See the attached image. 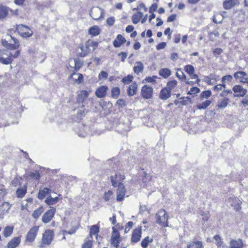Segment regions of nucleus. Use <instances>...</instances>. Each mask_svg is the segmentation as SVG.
<instances>
[{
	"label": "nucleus",
	"instance_id": "6e6d98bb",
	"mask_svg": "<svg viewBox=\"0 0 248 248\" xmlns=\"http://www.w3.org/2000/svg\"><path fill=\"white\" fill-rule=\"evenodd\" d=\"M233 79V77L231 75H226L223 76L221 78V82L222 84H225L226 83L231 82Z\"/></svg>",
	"mask_w": 248,
	"mask_h": 248
},
{
	"label": "nucleus",
	"instance_id": "ddd939ff",
	"mask_svg": "<svg viewBox=\"0 0 248 248\" xmlns=\"http://www.w3.org/2000/svg\"><path fill=\"white\" fill-rule=\"evenodd\" d=\"M142 235V226H139L132 231L131 236V243L135 244L140 240Z\"/></svg>",
	"mask_w": 248,
	"mask_h": 248
},
{
	"label": "nucleus",
	"instance_id": "4be33fe9",
	"mask_svg": "<svg viewBox=\"0 0 248 248\" xmlns=\"http://www.w3.org/2000/svg\"><path fill=\"white\" fill-rule=\"evenodd\" d=\"M126 42L125 38L122 34H119L113 41V45L115 47H119Z\"/></svg>",
	"mask_w": 248,
	"mask_h": 248
},
{
	"label": "nucleus",
	"instance_id": "c85d7f7f",
	"mask_svg": "<svg viewBox=\"0 0 248 248\" xmlns=\"http://www.w3.org/2000/svg\"><path fill=\"white\" fill-rule=\"evenodd\" d=\"M142 17H143V13L140 11H138L131 16L132 22L133 24H137L141 21Z\"/></svg>",
	"mask_w": 248,
	"mask_h": 248
},
{
	"label": "nucleus",
	"instance_id": "0e129e2a",
	"mask_svg": "<svg viewBox=\"0 0 248 248\" xmlns=\"http://www.w3.org/2000/svg\"><path fill=\"white\" fill-rule=\"evenodd\" d=\"M133 224L134 223L132 221H128L125 226V232H127L133 227Z\"/></svg>",
	"mask_w": 248,
	"mask_h": 248
},
{
	"label": "nucleus",
	"instance_id": "79ce46f5",
	"mask_svg": "<svg viewBox=\"0 0 248 248\" xmlns=\"http://www.w3.org/2000/svg\"><path fill=\"white\" fill-rule=\"evenodd\" d=\"M224 18V15L223 14L217 13L215 14L213 18V21L216 23H220L222 22Z\"/></svg>",
	"mask_w": 248,
	"mask_h": 248
},
{
	"label": "nucleus",
	"instance_id": "f704fd0d",
	"mask_svg": "<svg viewBox=\"0 0 248 248\" xmlns=\"http://www.w3.org/2000/svg\"><path fill=\"white\" fill-rule=\"evenodd\" d=\"M144 69L143 64L141 62H136L134 66L133 67L134 72L137 74L139 75L140 73L143 72Z\"/></svg>",
	"mask_w": 248,
	"mask_h": 248
},
{
	"label": "nucleus",
	"instance_id": "e433bc0d",
	"mask_svg": "<svg viewBox=\"0 0 248 248\" xmlns=\"http://www.w3.org/2000/svg\"><path fill=\"white\" fill-rule=\"evenodd\" d=\"M44 211V207L42 205H41L33 212L32 217L33 218L37 219L40 217Z\"/></svg>",
	"mask_w": 248,
	"mask_h": 248
},
{
	"label": "nucleus",
	"instance_id": "cd10ccee",
	"mask_svg": "<svg viewBox=\"0 0 248 248\" xmlns=\"http://www.w3.org/2000/svg\"><path fill=\"white\" fill-rule=\"evenodd\" d=\"M80 227V224H78L77 225L73 226L71 228V229L69 231H66V230H62V234L64 235V236L62 237L63 240H65L66 237H65V235L66 234H75L78 230Z\"/></svg>",
	"mask_w": 248,
	"mask_h": 248
},
{
	"label": "nucleus",
	"instance_id": "e2e57ef3",
	"mask_svg": "<svg viewBox=\"0 0 248 248\" xmlns=\"http://www.w3.org/2000/svg\"><path fill=\"white\" fill-rule=\"evenodd\" d=\"M118 56L120 58L121 61L124 62L127 58V54L125 52H121L118 54Z\"/></svg>",
	"mask_w": 248,
	"mask_h": 248
},
{
	"label": "nucleus",
	"instance_id": "3c124183",
	"mask_svg": "<svg viewBox=\"0 0 248 248\" xmlns=\"http://www.w3.org/2000/svg\"><path fill=\"white\" fill-rule=\"evenodd\" d=\"M133 76L131 75H128L124 77L122 79V82L124 84H128L131 82L133 79Z\"/></svg>",
	"mask_w": 248,
	"mask_h": 248
},
{
	"label": "nucleus",
	"instance_id": "5701e85b",
	"mask_svg": "<svg viewBox=\"0 0 248 248\" xmlns=\"http://www.w3.org/2000/svg\"><path fill=\"white\" fill-rule=\"evenodd\" d=\"M244 243L241 239H232L230 242V248H243Z\"/></svg>",
	"mask_w": 248,
	"mask_h": 248
},
{
	"label": "nucleus",
	"instance_id": "2f4dec72",
	"mask_svg": "<svg viewBox=\"0 0 248 248\" xmlns=\"http://www.w3.org/2000/svg\"><path fill=\"white\" fill-rule=\"evenodd\" d=\"M51 192L50 189L45 187L42 189H40L38 193L37 197L40 200L44 199L47 195Z\"/></svg>",
	"mask_w": 248,
	"mask_h": 248
},
{
	"label": "nucleus",
	"instance_id": "9b49d317",
	"mask_svg": "<svg viewBox=\"0 0 248 248\" xmlns=\"http://www.w3.org/2000/svg\"><path fill=\"white\" fill-rule=\"evenodd\" d=\"M154 89L152 86L148 85H143L141 89L140 94L144 99H150L153 98Z\"/></svg>",
	"mask_w": 248,
	"mask_h": 248
},
{
	"label": "nucleus",
	"instance_id": "9d476101",
	"mask_svg": "<svg viewBox=\"0 0 248 248\" xmlns=\"http://www.w3.org/2000/svg\"><path fill=\"white\" fill-rule=\"evenodd\" d=\"M184 70L189 75L190 78L194 80L193 81H187L186 83L187 84L192 85L198 83L200 81L198 76L194 73L195 69L192 65H186L184 67Z\"/></svg>",
	"mask_w": 248,
	"mask_h": 248
},
{
	"label": "nucleus",
	"instance_id": "603ef678",
	"mask_svg": "<svg viewBox=\"0 0 248 248\" xmlns=\"http://www.w3.org/2000/svg\"><path fill=\"white\" fill-rule=\"evenodd\" d=\"M202 242L200 241H194L190 243L187 248H201Z\"/></svg>",
	"mask_w": 248,
	"mask_h": 248
},
{
	"label": "nucleus",
	"instance_id": "69168bd1",
	"mask_svg": "<svg viewBox=\"0 0 248 248\" xmlns=\"http://www.w3.org/2000/svg\"><path fill=\"white\" fill-rule=\"evenodd\" d=\"M226 85L225 84H217L213 87L214 91H219L222 90V88H226Z\"/></svg>",
	"mask_w": 248,
	"mask_h": 248
},
{
	"label": "nucleus",
	"instance_id": "680f3d73",
	"mask_svg": "<svg viewBox=\"0 0 248 248\" xmlns=\"http://www.w3.org/2000/svg\"><path fill=\"white\" fill-rule=\"evenodd\" d=\"M108 76V74L107 72L102 71L100 72V73L98 75V78L99 79L101 80L102 79H107Z\"/></svg>",
	"mask_w": 248,
	"mask_h": 248
},
{
	"label": "nucleus",
	"instance_id": "2eb2a0df",
	"mask_svg": "<svg viewBox=\"0 0 248 248\" xmlns=\"http://www.w3.org/2000/svg\"><path fill=\"white\" fill-rule=\"evenodd\" d=\"M90 16L95 20H98L104 18V12L103 9L100 7H96L91 10Z\"/></svg>",
	"mask_w": 248,
	"mask_h": 248
},
{
	"label": "nucleus",
	"instance_id": "49530a36",
	"mask_svg": "<svg viewBox=\"0 0 248 248\" xmlns=\"http://www.w3.org/2000/svg\"><path fill=\"white\" fill-rule=\"evenodd\" d=\"M214 78H215V74H210L209 76L205 77L203 80L208 85H213L214 84Z\"/></svg>",
	"mask_w": 248,
	"mask_h": 248
},
{
	"label": "nucleus",
	"instance_id": "72a5a7b5",
	"mask_svg": "<svg viewBox=\"0 0 248 248\" xmlns=\"http://www.w3.org/2000/svg\"><path fill=\"white\" fill-rule=\"evenodd\" d=\"M11 208L9 202H4L0 205V214L4 215L7 213Z\"/></svg>",
	"mask_w": 248,
	"mask_h": 248
},
{
	"label": "nucleus",
	"instance_id": "a19ab883",
	"mask_svg": "<svg viewBox=\"0 0 248 248\" xmlns=\"http://www.w3.org/2000/svg\"><path fill=\"white\" fill-rule=\"evenodd\" d=\"M120 94V88L118 87H113L111 90V96L113 98L117 99Z\"/></svg>",
	"mask_w": 248,
	"mask_h": 248
},
{
	"label": "nucleus",
	"instance_id": "13d9d810",
	"mask_svg": "<svg viewBox=\"0 0 248 248\" xmlns=\"http://www.w3.org/2000/svg\"><path fill=\"white\" fill-rule=\"evenodd\" d=\"M143 10L144 12H147L148 10L147 7L146 6L145 4L143 2H141L139 3V4L137 6L136 8L134 9V10Z\"/></svg>",
	"mask_w": 248,
	"mask_h": 248
},
{
	"label": "nucleus",
	"instance_id": "bf43d9fd",
	"mask_svg": "<svg viewBox=\"0 0 248 248\" xmlns=\"http://www.w3.org/2000/svg\"><path fill=\"white\" fill-rule=\"evenodd\" d=\"M158 8L157 2L153 3L149 8V13H154Z\"/></svg>",
	"mask_w": 248,
	"mask_h": 248
},
{
	"label": "nucleus",
	"instance_id": "de8ad7c7",
	"mask_svg": "<svg viewBox=\"0 0 248 248\" xmlns=\"http://www.w3.org/2000/svg\"><path fill=\"white\" fill-rule=\"evenodd\" d=\"M214 239L216 242V244L218 248H223L224 247L223 245V242L221 240V237L219 235H216L214 237Z\"/></svg>",
	"mask_w": 248,
	"mask_h": 248
},
{
	"label": "nucleus",
	"instance_id": "a878e982",
	"mask_svg": "<svg viewBox=\"0 0 248 248\" xmlns=\"http://www.w3.org/2000/svg\"><path fill=\"white\" fill-rule=\"evenodd\" d=\"M171 96V92L165 87L163 88L159 93V97L162 100H167Z\"/></svg>",
	"mask_w": 248,
	"mask_h": 248
},
{
	"label": "nucleus",
	"instance_id": "f257e3e1",
	"mask_svg": "<svg viewBox=\"0 0 248 248\" xmlns=\"http://www.w3.org/2000/svg\"><path fill=\"white\" fill-rule=\"evenodd\" d=\"M125 179L124 174L116 172L114 175L110 176V180L112 186L116 189V201L123 202L125 198L126 190L124 182Z\"/></svg>",
	"mask_w": 248,
	"mask_h": 248
},
{
	"label": "nucleus",
	"instance_id": "4d7b16f0",
	"mask_svg": "<svg viewBox=\"0 0 248 248\" xmlns=\"http://www.w3.org/2000/svg\"><path fill=\"white\" fill-rule=\"evenodd\" d=\"M200 89L196 87H192L190 91H188V94L194 96L200 92Z\"/></svg>",
	"mask_w": 248,
	"mask_h": 248
},
{
	"label": "nucleus",
	"instance_id": "f03ea898",
	"mask_svg": "<svg viewBox=\"0 0 248 248\" xmlns=\"http://www.w3.org/2000/svg\"><path fill=\"white\" fill-rule=\"evenodd\" d=\"M99 43L92 39L87 40L84 44H80L79 47L80 52L77 53L78 58H83L94 52L98 47Z\"/></svg>",
	"mask_w": 248,
	"mask_h": 248
},
{
	"label": "nucleus",
	"instance_id": "4468645a",
	"mask_svg": "<svg viewBox=\"0 0 248 248\" xmlns=\"http://www.w3.org/2000/svg\"><path fill=\"white\" fill-rule=\"evenodd\" d=\"M56 211L55 208L50 207V209L47 210L43 214L42 217V221L45 224L49 223L54 217Z\"/></svg>",
	"mask_w": 248,
	"mask_h": 248
},
{
	"label": "nucleus",
	"instance_id": "c9c22d12",
	"mask_svg": "<svg viewBox=\"0 0 248 248\" xmlns=\"http://www.w3.org/2000/svg\"><path fill=\"white\" fill-rule=\"evenodd\" d=\"M14 227L13 226H6L3 230V235L5 238L10 237L13 233Z\"/></svg>",
	"mask_w": 248,
	"mask_h": 248
},
{
	"label": "nucleus",
	"instance_id": "dca6fc26",
	"mask_svg": "<svg viewBox=\"0 0 248 248\" xmlns=\"http://www.w3.org/2000/svg\"><path fill=\"white\" fill-rule=\"evenodd\" d=\"M232 91L234 92L233 96L234 97H243L247 93L248 91L240 85H236L232 88Z\"/></svg>",
	"mask_w": 248,
	"mask_h": 248
},
{
	"label": "nucleus",
	"instance_id": "37998d69",
	"mask_svg": "<svg viewBox=\"0 0 248 248\" xmlns=\"http://www.w3.org/2000/svg\"><path fill=\"white\" fill-rule=\"evenodd\" d=\"M93 241L92 239H88L84 241L81 245V248H93Z\"/></svg>",
	"mask_w": 248,
	"mask_h": 248
},
{
	"label": "nucleus",
	"instance_id": "052dcab7",
	"mask_svg": "<svg viewBox=\"0 0 248 248\" xmlns=\"http://www.w3.org/2000/svg\"><path fill=\"white\" fill-rule=\"evenodd\" d=\"M117 105L120 108H124L126 106L125 101L124 99H118L116 102Z\"/></svg>",
	"mask_w": 248,
	"mask_h": 248
},
{
	"label": "nucleus",
	"instance_id": "f3484780",
	"mask_svg": "<svg viewBox=\"0 0 248 248\" xmlns=\"http://www.w3.org/2000/svg\"><path fill=\"white\" fill-rule=\"evenodd\" d=\"M234 78L236 79H239V81L242 83H248V77L247 74L243 71H238L234 73Z\"/></svg>",
	"mask_w": 248,
	"mask_h": 248
},
{
	"label": "nucleus",
	"instance_id": "58836bf2",
	"mask_svg": "<svg viewBox=\"0 0 248 248\" xmlns=\"http://www.w3.org/2000/svg\"><path fill=\"white\" fill-rule=\"evenodd\" d=\"M153 237L150 238L149 236L145 237L141 242V246L142 248H147L148 245L153 242Z\"/></svg>",
	"mask_w": 248,
	"mask_h": 248
},
{
	"label": "nucleus",
	"instance_id": "39448f33",
	"mask_svg": "<svg viewBox=\"0 0 248 248\" xmlns=\"http://www.w3.org/2000/svg\"><path fill=\"white\" fill-rule=\"evenodd\" d=\"M55 236L53 230L47 229L42 234L41 246L42 247L49 246L53 241Z\"/></svg>",
	"mask_w": 248,
	"mask_h": 248
},
{
	"label": "nucleus",
	"instance_id": "f8f14e48",
	"mask_svg": "<svg viewBox=\"0 0 248 248\" xmlns=\"http://www.w3.org/2000/svg\"><path fill=\"white\" fill-rule=\"evenodd\" d=\"M39 229V226L35 225L31 227L26 234L25 241L29 243L33 242L37 236Z\"/></svg>",
	"mask_w": 248,
	"mask_h": 248
},
{
	"label": "nucleus",
	"instance_id": "1a4fd4ad",
	"mask_svg": "<svg viewBox=\"0 0 248 248\" xmlns=\"http://www.w3.org/2000/svg\"><path fill=\"white\" fill-rule=\"evenodd\" d=\"M10 37L11 39H12L14 41V44H12L10 43H9V42L10 41V40H6L5 39H1V44L2 45L5 47L6 48L9 50H16L19 48L20 45H19V42L18 40L13 37L11 35H10Z\"/></svg>",
	"mask_w": 248,
	"mask_h": 248
},
{
	"label": "nucleus",
	"instance_id": "b1692460",
	"mask_svg": "<svg viewBox=\"0 0 248 248\" xmlns=\"http://www.w3.org/2000/svg\"><path fill=\"white\" fill-rule=\"evenodd\" d=\"M89 92L86 90H82L79 92L77 96V102L78 103H83L88 97Z\"/></svg>",
	"mask_w": 248,
	"mask_h": 248
},
{
	"label": "nucleus",
	"instance_id": "a18cd8bd",
	"mask_svg": "<svg viewBox=\"0 0 248 248\" xmlns=\"http://www.w3.org/2000/svg\"><path fill=\"white\" fill-rule=\"evenodd\" d=\"M152 179V176L148 174L146 171H143L142 175V181L143 183L151 182Z\"/></svg>",
	"mask_w": 248,
	"mask_h": 248
},
{
	"label": "nucleus",
	"instance_id": "aec40b11",
	"mask_svg": "<svg viewBox=\"0 0 248 248\" xmlns=\"http://www.w3.org/2000/svg\"><path fill=\"white\" fill-rule=\"evenodd\" d=\"M240 4L239 0H225L223 3V8L226 10L238 6Z\"/></svg>",
	"mask_w": 248,
	"mask_h": 248
},
{
	"label": "nucleus",
	"instance_id": "5fc2aeb1",
	"mask_svg": "<svg viewBox=\"0 0 248 248\" xmlns=\"http://www.w3.org/2000/svg\"><path fill=\"white\" fill-rule=\"evenodd\" d=\"M29 176L32 179L35 180H39L40 179L41 175L38 171L34 172H31L29 173Z\"/></svg>",
	"mask_w": 248,
	"mask_h": 248
},
{
	"label": "nucleus",
	"instance_id": "ea45409f",
	"mask_svg": "<svg viewBox=\"0 0 248 248\" xmlns=\"http://www.w3.org/2000/svg\"><path fill=\"white\" fill-rule=\"evenodd\" d=\"M177 81L175 79L170 80L167 82L165 87L171 92L177 86Z\"/></svg>",
	"mask_w": 248,
	"mask_h": 248
},
{
	"label": "nucleus",
	"instance_id": "20e7f679",
	"mask_svg": "<svg viewBox=\"0 0 248 248\" xmlns=\"http://www.w3.org/2000/svg\"><path fill=\"white\" fill-rule=\"evenodd\" d=\"M20 50H16L14 53L10 52L8 57L5 58L4 56L7 55L6 50L0 49V63L5 65L11 64L14 59L17 58L20 55Z\"/></svg>",
	"mask_w": 248,
	"mask_h": 248
},
{
	"label": "nucleus",
	"instance_id": "09e8293b",
	"mask_svg": "<svg viewBox=\"0 0 248 248\" xmlns=\"http://www.w3.org/2000/svg\"><path fill=\"white\" fill-rule=\"evenodd\" d=\"M176 76L181 80H186V76L181 69H177Z\"/></svg>",
	"mask_w": 248,
	"mask_h": 248
},
{
	"label": "nucleus",
	"instance_id": "7ed1b4c3",
	"mask_svg": "<svg viewBox=\"0 0 248 248\" xmlns=\"http://www.w3.org/2000/svg\"><path fill=\"white\" fill-rule=\"evenodd\" d=\"M74 70L69 77V80H73L74 83L80 84L84 81V77L82 74L77 72L83 66V62L78 58L74 59Z\"/></svg>",
	"mask_w": 248,
	"mask_h": 248
},
{
	"label": "nucleus",
	"instance_id": "4c0bfd02",
	"mask_svg": "<svg viewBox=\"0 0 248 248\" xmlns=\"http://www.w3.org/2000/svg\"><path fill=\"white\" fill-rule=\"evenodd\" d=\"M229 102V99L227 98H223L218 101L217 107L219 108H226Z\"/></svg>",
	"mask_w": 248,
	"mask_h": 248
},
{
	"label": "nucleus",
	"instance_id": "338daca9",
	"mask_svg": "<svg viewBox=\"0 0 248 248\" xmlns=\"http://www.w3.org/2000/svg\"><path fill=\"white\" fill-rule=\"evenodd\" d=\"M219 35V33L217 31H214L210 33L209 36L210 38L212 41L214 40Z\"/></svg>",
	"mask_w": 248,
	"mask_h": 248
},
{
	"label": "nucleus",
	"instance_id": "473e14b6",
	"mask_svg": "<svg viewBox=\"0 0 248 248\" xmlns=\"http://www.w3.org/2000/svg\"><path fill=\"white\" fill-rule=\"evenodd\" d=\"M138 85L134 82L130 85L127 89V93L129 96H133L137 91Z\"/></svg>",
	"mask_w": 248,
	"mask_h": 248
},
{
	"label": "nucleus",
	"instance_id": "393cba45",
	"mask_svg": "<svg viewBox=\"0 0 248 248\" xmlns=\"http://www.w3.org/2000/svg\"><path fill=\"white\" fill-rule=\"evenodd\" d=\"M100 226L99 225H92L90 228V232L89 234V237L93 240V235L96 236L97 237L98 235L99 232Z\"/></svg>",
	"mask_w": 248,
	"mask_h": 248
},
{
	"label": "nucleus",
	"instance_id": "bb28decb",
	"mask_svg": "<svg viewBox=\"0 0 248 248\" xmlns=\"http://www.w3.org/2000/svg\"><path fill=\"white\" fill-rule=\"evenodd\" d=\"M9 10L11 12L13 11L7 6L0 4V19L6 18L8 15Z\"/></svg>",
	"mask_w": 248,
	"mask_h": 248
},
{
	"label": "nucleus",
	"instance_id": "6e6552de",
	"mask_svg": "<svg viewBox=\"0 0 248 248\" xmlns=\"http://www.w3.org/2000/svg\"><path fill=\"white\" fill-rule=\"evenodd\" d=\"M156 218L158 224L164 227L168 226V216L165 209H160L156 214Z\"/></svg>",
	"mask_w": 248,
	"mask_h": 248
},
{
	"label": "nucleus",
	"instance_id": "864d4df0",
	"mask_svg": "<svg viewBox=\"0 0 248 248\" xmlns=\"http://www.w3.org/2000/svg\"><path fill=\"white\" fill-rule=\"evenodd\" d=\"M113 193L111 190H108L104 193L103 198L106 202H108L112 198Z\"/></svg>",
	"mask_w": 248,
	"mask_h": 248
},
{
	"label": "nucleus",
	"instance_id": "a211bd4d",
	"mask_svg": "<svg viewBox=\"0 0 248 248\" xmlns=\"http://www.w3.org/2000/svg\"><path fill=\"white\" fill-rule=\"evenodd\" d=\"M108 87L106 85H103L98 87L95 92V95L99 98L105 97L107 93Z\"/></svg>",
	"mask_w": 248,
	"mask_h": 248
},
{
	"label": "nucleus",
	"instance_id": "423d86ee",
	"mask_svg": "<svg viewBox=\"0 0 248 248\" xmlns=\"http://www.w3.org/2000/svg\"><path fill=\"white\" fill-rule=\"evenodd\" d=\"M16 31L22 38H29L33 35V31L28 26L23 24L16 25Z\"/></svg>",
	"mask_w": 248,
	"mask_h": 248
},
{
	"label": "nucleus",
	"instance_id": "774afa93",
	"mask_svg": "<svg viewBox=\"0 0 248 248\" xmlns=\"http://www.w3.org/2000/svg\"><path fill=\"white\" fill-rule=\"evenodd\" d=\"M106 22H107V24L109 26H111L113 25L114 24V22H115L114 17L113 16H111V17H109L107 19Z\"/></svg>",
	"mask_w": 248,
	"mask_h": 248
},
{
	"label": "nucleus",
	"instance_id": "c03bdc74",
	"mask_svg": "<svg viewBox=\"0 0 248 248\" xmlns=\"http://www.w3.org/2000/svg\"><path fill=\"white\" fill-rule=\"evenodd\" d=\"M27 188L25 187L18 188L16 191V194L18 198H22L25 196Z\"/></svg>",
	"mask_w": 248,
	"mask_h": 248
},
{
	"label": "nucleus",
	"instance_id": "8fccbe9b",
	"mask_svg": "<svg viewBox=\"0 0 248 248\" xmlns=\"http://www.w3.org/2000/svg\"><path fill=\"white\" fill-rule=\"evenodd\" d=\"M157 78L156 76H153L152 77H147L143 80V82L145 81L148 83H152L154 84H156V79Z\"/></svg>",
	"mask_w": 248,
	"mask_h": 248
},
{
	"label": "nucleus",
	"instance_id": "6ab92c4d",
	"mask_svg": "<svg viewBox=\"0 0 248 248\" xmlns=\"http://www.w3.org/2000/svg\"><path fill=\"white\" fill-rule=\"evenodd\" d=\"M21 241V236L14 237L12 238L7 243V248H16L20 244Z\"/></svg>",
	"mask_w": 248,
	"mask_h": 248
},
{
	"label": "nucleus",
	"instance_id": "c756f323",
	"mask_svg": "<svg viewBox=\"0 0 248 248\" xmlns=\"http://www.w3.org/2000/svg\"><path fill=\"white\" fill-rule=\"evenodd\" d=\"M158 74L163 78L167 79L171 75V71L168 68H163L159 70Z\"/></svg>",
	"mask_w": 248,
	"mask_h": 248
},
{
	"label": "nucleus",
	"instance_id": "7c9ffc66",
	"mask_svg": "<svg viewBox=\"0 0 248 248\" xmlns=\"http://www.w3.org/2000/svg\"><path fill=\"white\" fill-rule=\"evenodd\" d=\"M100 29L97 25H93L88 30V33L92 36H96L100 33Z\"/></svg>",
	"mask_w": 248,
	"mask_h": 248
},
{
	"label": "nucleus",
	"instance_id": "412c9836",
	"mask_svg": "<svg viewBox=\"0 0 248 248\" xmlns=\"http://www.w3.org/2000/svg\"><path fill=\"white\" fill-rule=\"evenodd\" d=\"M228 202L235 210L238 211L241 209V202L237 198L231 197L228 199Z\"/></svg>",
	"mask_w": 248,
	"mask_h": 248
},
{
	"label": "nucleus",
	"instance_id": "0eeeda50",
	"mask_svg": "<svg viewBox=\"0 0 248 248\" xmlns=\"http://www.w3.org/2000/svg\"><path fill=\"white\" fill-rule=\"evenodd\" d=\"M112 232L110 238V243L112 246L115 248H119L120 244L122 240L120 232L115 227H112Z\"/></svg>",
	"mask_w": 248,
	"mask_h": 248
}]
</instances>
